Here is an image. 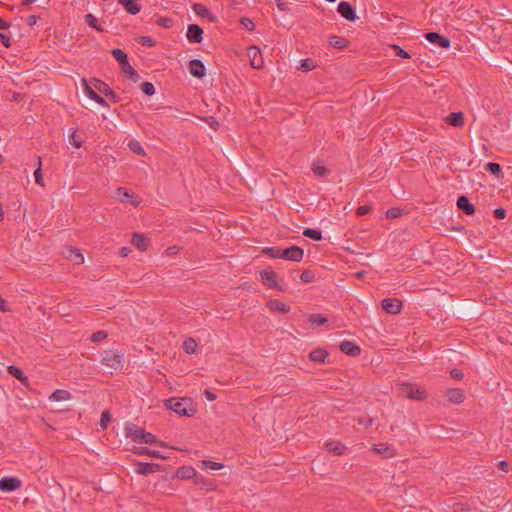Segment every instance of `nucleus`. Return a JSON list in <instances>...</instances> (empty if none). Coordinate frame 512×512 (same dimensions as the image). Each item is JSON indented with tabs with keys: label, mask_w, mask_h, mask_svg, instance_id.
I'll use <instances>...</instances> for the list:
<instances>
[{
	"label": "nucleus",
	"mask_w": 512,
	"mask_h": 512,
	"mask_svg": "<svg viewBox=\"0 0 512 512\" xmlns=\"http://www.w3.org/2000/svg\"><path fill=\"white\" fill-rule=\"evenodd\" d=\"M69 142L76 148H80L83 144V139L77 134L76 130H73L70 134Z\"/></svg>",
	"instance_id": "45"
},
{
	"label": "nucleus",
	"mask_w": 512,
	"mask_h": 512,
	"mask_svg": "<svg viewBox=\"0 0 512 512\" xmlns=\"http://www.w3.org/2000/svg\"><path fill=\"white\" fill-rule=\"evenodd\" d=\"M458 208L463 211L466 215H472L475 212V207L469 202V199L462 195L457 199Z\"/></svg>",
	"instance_id": "22"
},
{
	"label": "nucleus",
	"mask_w": 512,
	"mask_h": 512,
	"mask_svg": "<svg viewBox=\"0 0 512 512\" xmlns=\"http://www.w3.org/2000/svg\"><path fill=\"white\" fill-rule=\"evenodd\" d=\"M66 257L76 264H82L84 262V256L78 249L73 247L67 248Z\"/></svg>",
	"instance_id": "30"
},
{
	"label": "nucleus",
	"mask_w": 512,
	"mask_h": 512,
	"mask_svg": "<svg viewBox=\"0 0 512 512\" xmlns=\"http://www.w3.org/2000/svg\"><path fill=\"white\" fill-rule=\"evenodd\" d=\"M157 25L164 28H171L173 20L169 17H160L157 19Z\"/></svg>",
	"instance_id": "54"
},
{
	"label": "nucleus",
	"mask_w": 512,
	"mask_h": 512,
	"mask_svg": "<svg viewBox=\"0 0 512 512\" xmlns=\"http://www.w3.org/2000/svg\"><path fill=\"white\" fill-rule=\"evenodd\" d=\"M276 6L279 10L287 12L290 10L289 4L285 0H275Z\"/></svg>",
	"instance_id": "60"
},
{
	"label": "nucleus",
	"mask_w": 512,
	"mask_h": 512,
	"mask_svg": "<svg viewBox=\"0 0 512 512\" xmlns=\"http://www.w3.org/2000/svg\"><path fill=\"white\" fill-rule=\"evenodd\" d=\"M240 23L248 30V31H253L255 29V24L254 22L247 18V17H242L241 20H240Z\"/></svg>",
	"instance_id": "57"
},
{
	"label": "nucleus",
	"mask_w": 512,
	"mask_h": 512,
	"mask_svg": "<svg viewBox=\"0 0 512 512\" xmlns=\"http://www.w3.org/2000/svg\"><path fill=\"white\" fill-rule=\"evenodd\" d=\"M425 38L430 43L436 44V45L440 46L441 48L447 49L451 45L450 39H448L445 36L440 35L437 32H428V33L425 34Z\"/></svg>",
	"instance_id": "14"
},
{
	"label": "nucleus",
	"mask_w": 512,
	"mask_h": 512,
	"mask_svg": "<svg viewBox=\"0 0 512 512\" xmlns=\"http://www.w3.org/2000/svg\"><path fill=\"white\" fill-rule=\"evenodd\" d=\"M201 119L203 121L207 122L209 124V126L215 131H217L220 127L218 120L214 116H207V117H203Z\"/></svg>",
	"instance_id": "52"
},
{
	"label": "nucleus",
	"mask_w": 512,
	"mask_h": 512,
	"mask_svg": "<svg viewBox=\"0 0 512 512\" xmlns=\"http://www.w3.org/2000/svg\"><path fill=\"white\" fill-rule=\"evenodd\" d=\"M370 211H371V206L363 205L356 209V215H358V216L366 215Z\"/></svg>",
	"instance_id": "62"
},
{
	"label": "nucleus",
	"mask_w": 512,
	"mask_h": 512,
	"mask_svg": "<svg viewBox=\"0 0 512 512\" xmlns=\"http://www.w3.org/2000/svg\"><path fill=\"white\" fill-rule=\"evenodd\" d=\"M450 376L455 380H462L464 373L460 369L454 368L450 371Z\"/></svg>",
	"instance_id": "59"
},
{
	"label": "nucleus",
	"mask_w": 512,
	"mask_h": 512,
	"mask_svg": "<svg viewBox=\"0 0 512 512\" xmlns=\"http://www.w3.org/2000/svg\"><path fill=\"white\" fill-rule=\"evenodd\" d=\"M120 66L121 72L128 77L132 82L136 83L139 81L140 76L138 72L130 65L129 61L122 63Z\"/></svg>",
	"instance_id": "21"
},
{
	"label": "nucleus",
	"mask_w": 512,
	"mask_h": 512,
	"mask_svg": "<svg viewBox=\"0 0 512 512\" xmlns=\"http://www.w3.org/2000/svg\"><path fill=\"white\" fill-rule=\"evenodd\" d=\"M165 406L180 416L193 417L197 412L193 400L189 397L167 399Z\"/></svg>",
	"instance_id": "2"
},
{
	"label": "nucleus",
	"mask_w": 512,
	"mask_h": 512,
	"mask_svg": "<svg viewBox=\"0 0 512 512\" xmlns=\"http://www.w3.org/2000/svg\"><path fill=\"white\" fill-rule=\"evenodd\" d=\"M128 147L136 155H140V156H144L145 155V151H144L143 147L135 139L129 141Z\"/></svg>",
	"instance_id": "37"
},
{
	"label": "nucleus",
	"mask_w": 512,
	"mask_h": 512,
	"mask_svg": "<svg viewBox=\"0 0 512 512\" xmlns=\"http://www.w3.org/2000/svg\"><path fill=\"white\" fill-rule=\"evenodd\" d=\"M403 211H404L403 209L398 208V207L390 208L386 211V218L388 220H394V219L400 217L403 214Z\"/></svg>",
	"instance_id": "44"
},
{
	"label": "nucleus",
	"mask_w": 512,
	"mask_h": 512,
	"mask_svg": "<svg viewBox=\"0 0 512 512\" xmlns=\"http://www.w3.org/2000/svg\"><path fill=\"white\" fill-rule=\"evenodd\" d=\"M300 279L304 283H311L315 279V274L311 270H304L300 275Z\"/></svg>",
	"instance_id": "48"
},
{
	"label": "nucleus",
	"mask_w": 512,
	"mask_h": 512,
	"mask_svg": "<svg viewBox=\"0 0 512 512\" xmlns=\"http://www.w3.org/2000/svg\"><path fill=\"white\" fill-rule=\"evenodd\" d=\"M39 19H40V16H38V15H30V16H28L26 23L28 26H33L36 24V22Z\"/></svg>",
	"instance_id": "64"
},
{
	"label": "nucleus",
	"mask_w": 512,
	"mask_h": 512,
	"mask_svg": "<svg viewBox=\"0 0 512 512\" xmlns=\"http://www.w3.org/2000/svg\"><path fill=\"white\" fill-rule=\"evenodd\" d=\"M203 29L197 24H190L187 28L186 37L190 43H200L203 39Z\"/></svg>",
	"instance_id": "15"
},
{
	"label": "nucleus",
	"mask_w": 512,
	"mask_h": 512,
	"mask_svg": "<svg viewBox=\"0 0 512 512\" xmlns=\"http://www.w3.org/2000/svg\"><path fill=\"white\" fill-rule=\"evenodd\" d=\"M150 240L144 234L133 233L131 243L140 251H146Z\"/></svg>",
	"instance_id": "20"
},
{
	"label": "nucleus",
	"mask_w": 512,
	"mask_h": 512,
	"mask_svg": "<svg viewBox=\"0 0 512 512\" xmlns=\"http://www.w3.org/2000/svg\"><path fill=\"white\" fill-rule=\"evenodd\" d=\"M372 450L385 457H393L396 455L395 450L389 447L386 443L374 444Z\"/></svg>",
	"instance_id": "26"
},
{
	"label": "nucleus",
	"mask_w": 512,
	"mask_h": 512,
	"mask_svg": "<svg viewBox=\"0 0 512 512\" xmlns=\"http://www.w3.org/2000/svg\"><path fill=\"white\" fill-rule=\"evenodd\" d=\"M304 257V250L296 245L282 249L281 259L293 262H301Z\"/></svg>",
	"instance_id": "6"
},
{
	"label": "nucleus",
	"mask_w": 512,
	"mask_h": 512,
	"mask_svg": "<svg viewBox=\"0 0 512 512\" xmlns=\"http://www.w3.org/2000/svg\"><path fill=\"white\" fill-rule=\"evenodd\" d=\"M308 321L311 325L322 326L328 322V319L321 314H311Z\"/></svg>",
	"instance_id": "35"
},
{
	"label": "nucleus",
	"mask_w": 512,
	"mask_h": 512,
	"mask_svg": "<svg viewBox=\"0 0 512 512\" xmlns=\"http://www.w3.org/2000/svg\"><path fill=\"white\" fill-rule=\"evenodd\" d=\"M188 68L190 74L198 79H201L206 75V67L201 60H191L188 64Z\"/></svg>",
	"instance_id": "13"
},
{
	"label": "nucleus",
	"mask_w": 512,
	"mask_h": 512,
	"mask_svg": "<svg viewBox=\"0 0 512 512\" xmlns=\"http://www.w3.org/2000/svg\"><path fill=\"white\" fill-rule=\"evenodd\" d=\"M183 348L187 354L196 352L197 342L193 338H187L183 343Z\"/></svg>",
	"instance_id": "41"
},
{
	"label": "nucleus",
	"mask_w": 512,
	"mask_h": 512,
	"mask_svg": "<svg viewBox=\"0 0 512 512\" xmlns=\"http://www.w3.org/2000/svg\"><path fill=\"white\" fill-rule=\"evenodd\" d=\"M118 2L131 15H136L141 10V6L137 4L134 0H118Z\"/></svg>",
	"instance_id": "27"
},
{
	"label": "nucleus",
	"mask_w": 512,
	"mask_h": 512,
	"mask_svg": "<svg viewBox=\"0 0 512 512\" xmlns=\"http://www.w3.org/2000/svg\"><path fill=\"white\" fill-rule=\"evenodd\" d=\"M312 171L317 177H325L329 173V169H327L320 161H316L312 164Z\"/></svg>",
	"instance_id": "32"
},
{
	"label": "nucleus",
	"mask_w": 512,
	"mask_h": 512,
	"mask_svg": "<svg viewBox=\"0 0 512 512\" xmlns=\"http://www.w3.org/2000/svg\"><path fill=\"white\" fill-rule=\"evenodd\" d=\"M446 122L453 127L464 126L463 112H452L446 117Z\"/></svg>",
	"instance_id": "24"
},
{
	"label": "nucleus",
	"mask_w": 512,
	"mask_h": 512,
	"mask_svg": "<svg viewBox=\"0 0 512 512\" xmlns=\"http://www.w3.org/2000/svg\"><path fill=\"white\" fill-rule=\"evenodd\" d=\"M248 57L250 59V64L255 69H261L264 65L263 57L261 51L258 47L252 46L248 49Z\"/></svg>",
	"instance_id": "11"
},
{
	"label": "nucleus",
	"mask_w": 512,
	"mask_h": 512,
	"mask_svg": "<svg viewBox=\"0 0 512 512\" xmlns=\"http://www.w3.org/2000/svg\"><path fill=\"white\" fill-rule=\"evenodd\" d=\"M176 477L182 480L192 479L196 475V471L191 466H181L176 471Z\"/></svg>",
	"instance_id": "25"
},
{
	"label": "nucleus",
	"mask_w": 512,
	"mask_h": 512,
	"mask_svg": "<svg viewBox=\"0 0 512 512\" xmlns=\"http://www.w3.org/2000/svg\"><path fill=\"white\" fill-rule=\"evenodd\" d=\"M92 84L97 91L104 94L113 103H118L120 101V99L118 98L116 93L104 81L99 80V79H93Z\"/></svg>",
	"instance_id": "7"
},
{
	"label": "nucleus",
	"mask_w": 512,
	"mask_h": 512,
	"mask_svg": "<svg viewBox=\"0 0 512 512\" xmlns=\"http://www.w3.org/2000/svg\"><path fill=\"white\" fill-rule=\"evenodd\" d=\"M446 229H445V232L448 234V235H458V233L462 232L464 230V226H444Z\"/></svg>",
	"instance_id": "55"
},
{
	"label": "nucleus",
	"mask_w": 512,
	"mask_h": 512,
	"mask_svg": "<svg viewBox=\"0 0 512 512\" xmlns=\"http://www.w3.org/2000/svg\"><path fill=\"white\" fill-rule=\"evenodd\" d=\"M0 42L6 47V48H9L11 47V40H10V37L5 34V33H1L0 32Z\"/></svg>",
	"instance_id": "61"
},
{
	"label": "nucleus",
	"mask_w": 512,
	"mask_h": 512,
	"mask_svg": "<svg viewBox=\"0 0 512 512\" xmlns=\"http://www.w3.org/2000/svg\"><path fill=\"white\" fill-rule=\"evenodd\" d=\"M338 13L350 22H354L357 18L354 7L347 1H341L337 8Z\"/></svg>",
	"instance_id": "10"
},
{
	"label": "nucleus",
	"mask_w": 512,
	"mask_h": 512,
	"mask_svg": "<svg viewBox=\"0 0 512 512\" xmlns=\"http://www.w3.org/2000/svg\"><path fill=\"white\" fill-rule=\"evenodd\" d=\"M266 305L271 311H278L281 313H288L290 311V306L276 299L269 300Z\"/></svg>",
	"instance_id": "28"
},
{
	"label": "nucleus",
	"mask_w": 512,
	"mask_h": 512,
	"mask_svg": "<svg viewBox=\"0 0 512 512\" xmlns=\"http://www.w3.org/2000/svg\"><path fill=\"white\" fill-rule=\"evenodd\" d=\"M303 235L314 240V241H320L322 239V233L321 231L312 229V228H306L303 231Z\"/></svg>",
	"instance_id": "43"
},
{
	"label": "nucleus",
	"mask_w": 512,
	"mask_h": 512,
	"mask_svg": "<svg viewBox=\"0 0 512 512\" xmlns=\"http://www.w3.org/2000/svg\"><path fill=\"white\" fill-rule=\"evenodd\" d=\"M330 45L337 49H343L348 46V40L340 36H332L330 38Z\"/></svg>",
	"instance_id": "34"
},
{
	"label": "nucleus",
	"mask_w": 512,
	"mask_h": 512,
	"mask_svg": "<svg viewBox=\"0 0 512 512\" xmlns=\"http://www.w3.org/2000/svg\"><path fill=\"white\" fill-rule=\"evenodd\" d=\"M326 448L334 455H342L345 450V446L339 442H329L326 444Z\"/></svg>",
	"instance_id": "33"
},
{
	"label": "nucleus",
	"mask_w": 512,
	"mask_h": 512,
	"mask_svg": "<svg viewBox=\"0 0 512 512\" xmlns=\"http://www.w3.org/2000/svg\"><path fill=\"white\" fill-rule=\"evenodd\" d=\"M8 372L15 377L16 379L20 380L21 382L27 381V377L24 375L23 371L16 367V366H9Z\"/></svg>",
	"instance_id": "39"
},
{
	"label": "nucleus",
	"mask_w": 512,
	"mask_h": 512,
	"mask_svg": "<svg viewBox=\"0 0 512 512\" xmlns=\"http://www.w3.org/2000/svg\"><path fill=\"white\" fill-rule=\"evenodd\" d=\"M22 482L17 477H3L0 479V490L3 492H12L21 488Z\"/></svg>",
	"instance_id": "9"
},
{
	"label": "nucleus",
	"mask_w": 512,
	"mask_h": 512,
	"mask_svg": "<svg viewBox=\"0 0 512 512\" xmlns=\"http://www.w3.org/2000/svg\"><path fill=\"white\" fill-rule=\"evenodd\" d=\"M141 90L147 96H152L155 93V87L151 82H143L141 84Z\"/></svg>",
	"instance_id": "49"
},
{
	"label": "nucleus",
	"mask_w": 512,
	"mask_h": 512,
	"mask_svg": "<svg viewBox=\"0 0 512 512\" xmlns=\"http://www.w3.org/2000/svg\"><path fill=\"white\" fill-rule=\"evenodd\" d=\"M445 397L452 404H460L464 401V392L460 388H451L445 392Z\"/></svg>",
	"instance_id": "17"
},
{
	"label": "nucleus",
	"mask_w": 512,
	"mask_h": 512,
	"mask_svg": "<svg viewBox=\"0 0 512 512\" xmlns=\"http://www.w3.org/2000/svg\"><path fill=\"white\" fill-rule=\"evenodd\" d=\"M71 398V393L67 390H63V389H57L55 390L49 397V399L51 401H56V402H60V401H65V400H69Z\"/></svg>",
	"instance_id": "31"
},
{
	"label": "nucleus",
	"mask_w": 512,
	"mask_h": 512,
	"mask_svg": "<svg viewBox=\"0 0 512 512\" xmlns=\"http://www.w3.org/2000/svg\"><path fill=\"white\" fill-rule=\"evenodd\" d=\"M115 197L122 203H130L137 206L139 201L134 200L133 193L125 187H119L115 191Z\"/></svg>",
	"instance_id": "16"
},
{
	"label": "nucleus",
	"mask_w": 512,
	"mask_h": 512,
	"mask_svg": "<svg viewBox=\"0 0 512 512\" xmlns=\"http://www.w3.org/2000/svg\"><path fill=\"white\" fill-rule=\"evenodd\" d=\"M125 435L127 438L132 439L135 442L138 443H145V444H154L159 446H166V444L158 440L152 433L145 431L142 428L137 427V425L133 423H127L125 425Z\"/></svg>",
	"instance_id": "1"
},
{
	"label": "nucleus",
	"mask_w": 512,
	"mask_h": 512,
	"mask_svg": "<svg viewBox=\"0 0 512 512\" xmlns=\"http://www.w3.org/2000/svg\"><path fill=\"white\" fill-rule=\"evenodd\" d=\"M485 170L496 177L502 175L501 166L498 163L489 162L485 165Z\"/></svg>",
	"instance_id": "38"
},
{
	"label": "nucleus",
	"mask_w": 512,
	"mask_h": 512,
	"mask_svg": "<svg viewBox=\"0 0 512 512\" xmlns=\"http://www.w3.org/2000/svg\"><path fill=\"white\" fill-rule=\"evenodd\" d=\"M84 85V91L86 95L91 99L94 100L98 96L95 89L92 88L90 85H88L87 81L85 79L82 80Z\"/></svg>",
	"instance_id": "50"
},
{
	"label": "nucleus",
	"mask_w": 512,
	"mask_h": 512,
	"mask_svg": "<svg viewBox=\"0 0 512 512\" xmlns=\"http://www.w3.org/2000/svg\"><path fill=\"white\" fill-rule=\"evenodd\" d=\"M281 252L282 249L280 247H265L262 249L263 254L274 259L281 258Z\"/></svg>",
	"instance_id": "36"
},
{
	"label": "nucleus",
	"mask_w": 512,
	"mask_h": 512,
	"mask_svg": "<svg viewBox=\"0 0 512 512\" xmlns=\"http://www.w3.org/2000/svg\"><path fill=\"white\" fill-rule=\"evenodd\" d=\"M107 338V333L103 330H99L92 334L91 341L93 342H100Z\"/></svg>",
	"instance_id": "56"
},
{
	"label": "nucleus",
	"mask_w": 512,
	"mask_h": 512,
	"mask_svg": "<svg viewBox=\"0 0 512 512\" xmlns=\"http://www.w3.org/2000/svg\"><path fill=\"white\" fill-rule=\"evenodd\" d=\"M391 48L393 49V51L395 52V54L401 58H406V59H409L411 58L410 54L405 51L404 49H402L399 45H396V44H393L391 45Z\"/></svg>",
	"instance_id": "51"
},
{
	"label": "nucleus",
	"mask_w": 512,
	"mask_h": 512,
	"mask_svg": "<svg viewBox=\"0 0 512 512\" xmlns=\"http://www.w3.org/2000/svg\"><path fill=\"white\" fill-rule=\"evenodd\" d=\"M111 54L114 57V59L116 61H118L119 65H121L122 63L128 61L127 54L124 51H122L121 49H119V48L113 49L111 51Z\"/></svg>",
	"instance_id": "42"
},
{
	"label": "nucleus",
	"mask_w": 512,
	"mask_h": 512,
	"mask_svg": "<svg viewBox=\"0 0 512 512\" xmlns=\"http://www.w3.org/2000/svg\"><path fill=\"white\" fill-rule=\"evenodd\" d=\"M202 465L204 468H208L211 470H220L224 467V464H222L220 462H214L211 460H203Z\"/></svg>",
	"instance_id": "47"
},
{
	"label": "nucleus",
	"mask_w": 512,
	"mask_h": 512,
	"mask_svg": "<svg viewBox=\"0 0 512 512\" xmlns=\"http://www.w3.org/2000/svg\"><path fill=\"white\" fill-rule=\"evenodd\" d=\"M328 357V352L325 349L317 348L310 352V360L318 363H324Z\"/></svg>",
	"instance_id": "29"
},
{
	"label": "nucleus",
	"mask_w": 512,
	"mask_h": 512,
	"mask_svg": "<svg viewBox=\"0 0 512 512\" xmlns=\"http://www.w3.org/2000/svg\"><path fill=\"white\" fill-rule=\"evenodd\" d=\"M132 451L134 454H138V455H147V456H150V457L156 458V459H166V457L162 456L158 451L152 450L146 446H139V447L135 446Z\"/></svg>",
	"instance_id": "23"
},
{
	"label": "nucleus",
	"mask_w": 512,
	"mask_h": 512,
	"mask_svg": "<svg viewBox=\"0 0 512 512\" xmlns=\"http://www.w3.org/2000/svg\"><path fill=\"white\" fill-rule=\"evenodd\" d=\"M315 68V65L313 64V61L311 59H303L300 62V66L298 67L299 70L303 72L311 71Z\"/></svg>",
	"instance_id": "46"
},
{
	"label": "nucleus",
	"mask_w": 512,
	"mask_h": 512,
	"mask_svg": "<svg viewBox=\"0 0 512 512\" xmlns=\"http://www.w3.org/2000/svg\"><path fill=\"white\" fill-rule=\"evenodd\" d=\"M135 472L140 475H148L161 470V465L157 463H144L140 461L135 462Z\"/></svg>",
	"instance_id": "12"
},
{
	"label": "nucleus",
	"mask_w": 512,
	"mask_h": 512,
	"mask_svg": "<svg viewBox=\"0 0 512 512\" xmlns=\"http://www.w3.org/2000/svg\"><path fill=\"white\" fill-rule=\"evenodd\" d=\"M138 43L142 44L143 46H147V47L155 46V41L149 36H141L138 40Z\"/></svg>",
	"instance_id": "58"
},
{
	"label": "nucleus",
	"mask_w": 512,
	"mask_h": 512,
	"mask_svg": "<svg viewBox=\"0 0 512 512\" xmlns=\"http://www.w3.org/2000/svg\"><path fill=\"white\" fill-rule=\"evenodd\" d=\"M399 393L409 399L424 400L427 397L425 390H420L416 385L403 383L399 386Z\"/></svg>",
	"instance_id": "4"
},
{
	"label": "nucleus",
	"mask_w": 512,
	"mask_h": 512,
	"mask_svg": "<svg viewBox=\"0 0 512 512\" xmlns=\"http://www.w3.org/2000/svg\"><path fill=\"white\" fill-rule=\"evenodd\" d=\"M381 307L386 313L396 315L401 312L402 301L397 298H386L382 300Z\"/></svg>",
	"instance_id": "8"
},
{
	"label": "nucleus",
	"mask_w": 512,
	"mask_h": 512,
	"mask_svg": "<svg viewBox=\"0 0 512 512\" xmlns=\"http://www.w3.org/2000/svg\"><path fill=\"white\" fill-rule=\"evenodd\" d=\"M124 363V354L118 350L107 349L101 355V364L112 368L121 369Z\"/></svg>",
	"instance_id": "3"
},
{
	"label": "nucleus",
	"mask_w": 512,
	"mask_h": 512,
	"mask_svg": "<svg viewBox=\"0 0 512 512\" xmlns=\"http://www.w3.org/2000/svg\"><path fill=\"white\" fill-rule=\"evenodd\" d=\"M193 10L196 15L207 18L212 23H216L218 21L217 17L202 3H195L193 5Z\"/></svg>",
	"instance_id": "18"
},
{
	"label": "nucleus",
	"mask_w": 512,
	"mask_h": 512,
	"mask_svg": "<svg viewBox=\"0 0 512 512\" xmlns=\"http://www.w3.org/2000/svg\"><path fill=\"white\" fill-rule=\"evenodd\" d=\"M260 277L263 284L268 288H273L280 292L286 291V288L279 284L278 275L275 271L263 269L260 271Z\"/></svg>",
	"instance_id": "5"
},
{
	"label": "nucleus",
	"mask_w": 512,
	"mask_h": 512,
	"mask_svg": "<svg viewBox=\"0 0 512 512\" xmlns=\"http://www.w3.org/2000/svg\"><path fill=\"white\" fill-rule=\"evenodd\" d=\"M84 19H85V23H86L88 26H90V27H92V28L96 29V30H97V31H99V32H102V31H103V28H102V27H100V26H98V21H97L96 17H95L93 14H91V13L86 14V15L84 16Z\"/></svg>",
	"instance_id": "40"
},
{
	"label": "nucleus",
	"mask_w": 512,
	"mask_h": 512,
	"mask_svg": "<svg viewBox=\"0 0 512 512\" xmlns=\"http://www.w3.org/2000/svg\"><path fill=\"white\" fill-rule=\"evenodd\" d=\"M493 214L496 219L502 220L506 216V211L503 208H497L493 211Z\"/></svg>",
	"instance_id": "63"
},
{
	"label": "nucleus",
	"mask_w": 512,
	"mask_h": 512,
	"mask_svg": "<svg viewBox=\"0 0 512 512\" xmlns=\"http://www.w3.org/2000/svg\"><path fill=\"white\" fill-rule=\"evenodd\" d=\"M111 414L109 411H104L101 415V419H100V426L102 429H105L107 427V425L111 422Z\"/></svg>",
	"instance_id": "53"
},
{
	"label": "nucleus",
	"mask_w": 512,
	"mask_h": 512,
	"mask_svg": "<svg viewBox=\"0 0 512 512\" xmlns=\"http://www.w3.org/2000/svg\"><path fill=\"white\" fill-rule=\"evenodd\" d=\"M339 347L343 353H345L346 355L352 356V357H356V356L360 355V353H361L360 347L358 345H356L355 343L348 341V340L341 342Z\"/></svg>",
	"instance_id": "19"
}]
</instances>
